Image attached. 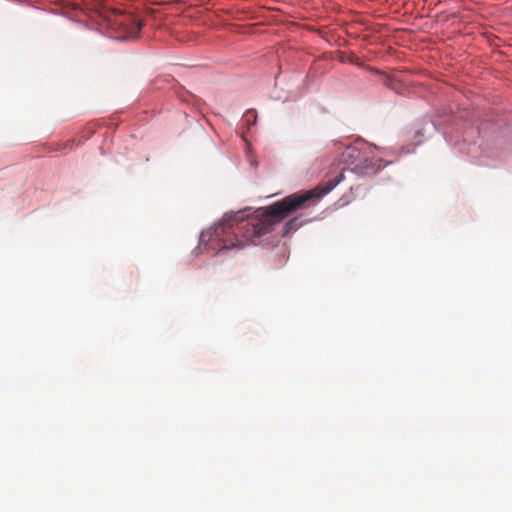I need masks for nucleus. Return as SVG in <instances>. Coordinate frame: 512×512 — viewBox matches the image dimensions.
Returning a JSON list of instances; mask_svg holds the SVG:
<instances>
[{
	"mask_svg": "<svg viewBox=\"0 0 512 512\" xmlns=\"http://www.w3.org/2000/svg\"><path fill=\"white\" fill-rule=\"evenodd\" d=\"M344 179V174L328 180L322 191L317 188L293 193L268 207L257 209L253 214L244 217L243 211L226 215L223 221L214 226L211 231L202 233L201 241L210 243L213 249L225 250L242 248L249 243H255L257 238L270 233L290 214L309 207L322 195L329 193Z\"/></svg>",
	"mask_w": 512,
	"mask_h": 512,
	"instance_id": "obj_1",
	"label": "nucleus"
},
{
	"mask_svg": "<svg viewBox=\"0 0 512 512\" xmlns=\"http://www.w3.org/2000/svg\"><path fill=\"white\" fill-rule=\"evenodd\" d=\"M374 154V146L357 141L347 146L341 154L340 162L360 175H371L382 169L381 163L367 164V160Z\"/></svg>",
	"mask_w": 512,
	"mask_h": 512,
	"instance_id": "obj_2",
	"label": "nucleus"
},
{
	"mask_svg": "<svg viewBox=\"0 0 512 512\" xmlns=\"http://www.w3.org/2000/svg\"><path fill=\"white\" fill-rule=\"evenodd\" d=\"M117 24L119 25H130V30L128 32V35L127 37H130V38H136L138 36V33L141 29V24L133 19H131L130 17H125L123 18L122 21H118L117 20Z\"/></svg>",
	"mask_w": 512,
	"mask_h": 512,
	"instance_id": "obj_3",
	"label": "nucleus"
},
{
	"mask_svg": "<svg viewBox=\"0 0 512 512\" xmlns=\"http://www.w3.org/2000/svg\"><path fill=\"white\" fill-rule=\"evenodd\" d=\"M301 225L302 223L298 218H293L284 224L282 234L285 236L292 231H296Z\"/></svg>",
	"mask_w": 512,
	"mask_h": 512,
	"instance_id": "obj_4",
	"label": "nucleus"
},
{
	"mask_svg": "<svg viewBox=\"0 0 512 512\" xmlns=\"http://www.w3.org/2000/svg\"><path fill=\"white\" fill-rule=\"evenodd\" d=\"M376 151H377V148L374 146V154H373V156L370 157L369 160H367V164L381 163L383 165L382 168H384L385 166H387L388 163L386 161H384L382 158L377 157Z\"/></svg>",
	"mask_w": 512,
	"mask_h": 512,
	"instance_id": "obj_5",
	"label": "nucleus"
},
{
	"mask_svg": "<svg viewBox=\"0 0 512 512\" xmlns=\"http://www.w3.org/2000/svg\"><path fill=\"white\" fill-rule=\"evenodd\" d=\"M250 116L256 117V113L254 111H247L245 114V117L248 118Z\"/></svg>",
	"mask_w": 512,
	"mask_h": 512,
	"instance_id": "obj_6",
	"label": "nucleus"
}]
</instances>
